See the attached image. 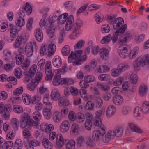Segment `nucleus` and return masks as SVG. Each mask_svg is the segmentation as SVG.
<instances>
[{"mask_svg": "<svg viewBox=\"0 0 149 149\" xmlns=\"http://www.w3.org/2000/svg\"><path fill=\"white\" fill-rule=\"evenodd\" d=\"M37 44L36 42H29L26 44L25 48V54L27 57H29L33 54L34 48L36 47Z\"/></svg>", "mask_w": 149, "mask_h": 149, "instance_id": "obj_1", "label": "nucleus"}, {"mask_svg": "<svg viewBox=\"0 0 149 149\" xmlns=\"http://www.w3.org/2000/svg\"><path fill=\"white\" fill-rule=\"evenodd\" d=\"M124 23V21L123 18L121 17L118 18L114 21L113 23V27L115 29L120 30L123 29L124 28V26L126 25V27L125 29V31L127 29V26L126 24L123 25Z\"/></svg>", "mask_w": 149, "mask_h": 149, "instance_id": "obj_2", "label": "nucleus"}, {"mask_svg": "<svg viewBox=\"0 0 149 149\" xmlns=\"http://www.w3.org/2000/svg\"><path fill=\"white\" fill-rule=\"evenodd\" d=\"M31 118L28 113H24L21 116L20 121V126L24 128L26 127L30 121Z\"/></svg>", "mask_w": 149, "mask_h": 149, "instance_id": "obj_3", "label": "nucleus"}, {"mask_svg": "<svg viewBox=\"0 0 149 149\" xmlns=\"http://www.w3.org/2000/svg\"><path fill=\"white\" fill-rule=\"evenodd\" d=\"M127 126L133 132L138 133H141L143 131L137 125L132 122H129L127 123Z\"/></svg>", "mask_w": 149, "mask_h": 149, "instance_id": "obj_4", "label": "nucleus"}, {"mask_svg": "<svg viewBox=\"0 0 149 149\" xmlns=\"http://www.w3.org/2000/svg\"><path fill=\"white\" fill-rule=\"evenodd\" d=\"M82 53V50H76L74 53L72 52L68 57V62L71 63L72 59L77 60L79 58Z\"/></svg>", "mask_w": 149, "mask_h": 149, "instance_id": "obj_5", "label": "nucleus"}, {"mask_svg": "<svg viewBox=\"0 0 149 149\" xmlns=\"http://www.w3.org/2000/svg\"><path fill=\"white\" fill-rule=\"evenodd\" d=\"M118 54L121 58H125L127 57L128 49L126 45H120L118 48Z\"/></svg>", "mask_w": 149, "mask_h": 149, "instance_id": "obj_6", "label": "nucleus"}, {"mask_svg": "<svg viewBox=\"0 0 149 149\" xmlns=\"http://www.w3.org/2000/svg\"><path fill=\"white\" fill-rule=\"evenodd\" d=\"M74 23L73 16L70 15L67 19L65 26V29L67 31H69L73 27Z\"/></svg>", "mask_w": 149, "mask_h": 149, "instance_id": "obj_7", "label": "nucleus"}, {"mask_svg": "<svg viewBox=\"0 0 149 149\" xmlns=\"http://www.w3.org/2000/svg\"><path fill=\"white\" fill-rule=\"evenodd\" d=\"M40 129L44 132L47 134L52 131L54 129L53 125L51 124L47 125L46 123L42 124L40 125Z\"/></svg>", "mask_w": 149, "mask_h": 149, "instance_id": "obj_8", "label": "nucleus"}, {"mask_svg": "<svg viewBox=\"0 0 149 149\" xmlns=\"http://www.w3.org/2000/svg\"><path fill=\"white\" fill-rule=\"evenodd\" d=\"M126 27V25L124 26V28L123 29L117 30L112 36L111 35V38L113 43H115L117 42L118 36H120L124 32L125 29Z\"/></svg>", "mask_w": 149, "mask_h": 149, "instance_id": "obj_9", "label": "nucleus"}, {"mask_svg": "<svg viewBox=\"0 0 149 149\" xmlns=\"http://www.w3.org/2000/svg\"><path fill=\"white\" fill-rule=\"evenodd\" d=\"M24 42V39L21 36H19L16 39L13 43V47L15 49L20 47Z\"/></svg>", "mask_w": 149, "mask_h": 149, "instance_id": "obj_10", "label": "nucleus"}, {"mask_svg": "<svg viewBox=\"0 0 149 149\" xmlns=\"http://www.w3.org/2000/svg\"><path fill=\"white\" fill-rule=\"evenodd\" d=\"M70 126L69 121L68 120H64L60 124V130L62 132H66L69 130Z\"/></svg>", "mask_w": 149, "mask_h": 149, "instance_id": "obj_11", "label": "nucleus"}, {"mask_svg": "<svg viewBox=\"0 0 149 149\" xmlns=\"http://www.w3.org/2000/svg\"><path fill=\"white\" fill-rule=\"evenodd\" d=\"M116 111V108L113 105H109L106 112V116L107 118H110L112 117L115 113Z\"/></svg>", "mask_w": 149, "mask_h": 149, "instance_id": "obj_12", "label": "nucleus"}, {"mask_svg": "<svg viewBox=\"0 0 149 149\" xmlns=\"http://www.w3.org/2000/svg\"><path fill=\"white\" fill-rule=\"evenodd\" d=\"M34 34L36 40L39 42H42L43 39V35L42 31L40 29L37 28L34 31Z\"/></svg>", "mask_w": 149, "mask_h": 149, "instance_id": "obj_13", "label": "nucleus"}, {"mask_svg": "<svg viewBox=\"0 0 149 149\" xmlns=\"http://www.w3.org/2000/svg\"><path fill=\"white\" fill-rule=\"evenodd\" d=\"M52 106H46L44 108L43 110V114L44 117L47 119H49L50 118L52 114L51 109Z\"/></svg>", "mask_w": 149, "mask_h": 149, "instance_id": "obj_14", "label": "nucleus"}, {"mask_svg": "<svg viewBox=\"0 0 149 149\" xmlns=\"http://www.w3.org/2000/svg\"><path fill=\"white\" fill-rule=\"evenodd\" d=\"M76 142V146L77 147H83L85 145L86 138L82 136H79L77 138Z\"/></svg>", "mask_w": 149, "mask_h": 149, "instance_id": "obj_15", "label": "nucleus"}, {"mask_svg": "<svg viewBox=\"0 0 149 149\" xmlns=\"http://www.w3.org/2000/svg\"><path fill=\"white\" fill-rule=\"evenodd\" d=\"M148 90V87L147 85L145 84H142L139 87V94L141 96H144L147 94Z\"/></svg>", "mask_w": 149, "mask_h": 149, "instance_id": "obj_16", "label": "nucleus"}, {"mask_svg": "<svg viewBox=\"0 0 149 149\" xmlns=\"http://www.w3.org/2000/svg\"><path fill=\"white\" fill-rule=\"evenodd\" d=\"M11 106L9 104H5V109L3 110L4 112L3 114V117L6 120H8L10 116V110Z\"/></svg>", "mask_w": 149, "mask_h": 149, "instance_id": "obj_17", "label": "nucleus"}, {"mask_svg": "<svg viewBox=\"0 0 149 149\" xmlns=\"http://www.w3.org/2000/svg\"><path fill=\"white\" fill-rule=\"evenodd\" d=\"M62 116L60 114V112L57 111H55L53 113L52 119L55 123H58L62 120Z\"/></svg>", "mask_w": 149, "mask_h": 149, "instance_id": "obj_18", "label": "nucleus"}, {"mask_svg": "<svg viewBox=\"0 0 149 149\" xmlns=\"http://www.w3.org/2000/svg\"><path fill=\"white\" fill-rule=\"evenodd\" d=\"M132 65L135 69L137 70H140L141 67L144 66L142 65V63L140 58L134 61L132 63Z\"/></svg>", "mask_w": 149, "mask_h": 149, "instance_id": "obj_19", "label": "nucleus"}, {"mask_svg": "<svg viewBox=\"0 0 149 149\" xmlns=\"http://www.w3.org/2000/svg\"><path fill=\"white\" fill-rule=\"evenodd\" d=\"M142 109L139 107H136L134 109V117L137 119L140 120L142 116Z\"/></svg>", "mask_w": 149, "mask_h": 149, "instance_id": "obj_20", "label": "nucleus"}, {"mask_svg": "<svg viewBox=\"0 0 149 149\" xmlns=\"http://www.w3.org/2000/svg\"><path fill=\"white\" fill-rule=\"evenodd\" d=\"M52 63L54 66L57 68L61 66L62 61L61 57L58 56H55L53 59Z\"/></svg>", "mask_w": 149, "mask_h": 149, "instance_id": "obj_21", "label": "nucleus"}, {"mask_svg": "<svg viewBox=\"0 0 149 149\" xmlns=\"http://www.w3.org/2000/svg\"><path fill=\"white\" fill-rule=\"evenodd\" d=\"M58 103L61 106L65 107L69 105L70 102L68 99L63 97H61L58 99Z\"/></svg>", "mask_w": 149, "mask_h": 149, "instance_id": "obj_22", "label": "nucleus"}, {"mask_svg": "<svg viewBox=\"0 0 149 149\" xmlns=\"http://www.w3.org/2000/svg\"><path fill=\"white\" fill-rule=\"evenodd\" d=\"M113 102L116 105H119L122 104L123 101V97L120 95L115 96L112 99Z\"/></svg>", "mask_w": 149, "mask_h": 149, "instance_id": "obj_23", "label": "nucleus"}, {"mask_svg": "<svg viewBox=\"0 0 149 149\" xmlns=\"http://www.w3.org/2000/svg\"><path fill=\"white\" fill-rule=\"evenodd\" d=\"M9 28L10 29V36L11 38H14L16 37L18 34V32L17 29L12 24H9Z\"/></svg>", "mask_w": 149, "mask_h": 149, "instance_id": "obj_24", "label": "nucleus"}, {"mask_svg": "<svg viewBox=\"0 0 149 149\" xmlns=\"http://www.w3.org/2000/svg\"><path fill=\"white\" fill-rule=\"evenodd\" d=\"M130 65L128 63H122L119 64L117 66V68L120 73L124 72L130 67Z\"/></svg>", "mask_w": 149, "mask_h": 149, "instance_id": "obj_25", "label": "nucleus"}, {"mask_svg": "<svg viewBox=\"0 0 149 149\" xmlns=\"http://www.w3.org/2000/svg\"><path fill=\"white\" fill-rule=\"evenodd\" d=\"M138 79L137 75V72H134L130 76L129 80L130 82L132 84H135L137 83Z\"/></svg>", "mask_w": 149, "mask_h": 149, "instance_id": "obj_26", "label": "nucleus"}, {"mask_svg": "<svg viewBox=\"0 0 149 149\" xmlns=\"http://www.w3.org/2000/svg\"><path fill=\"white\" fill-rule=\"evenodd\" d=\"M22 99L24 103L26 105H29L31 103H32L31 97L29 94L24 93L22 95Z\"/></svg>", "mask_w": 149, "mask_h": 149, "instance_id": "obj_27", "label": "nucleus"}, {"mask_svg": "<svg viewBox=\"0 0 149 149\" xmlns=\"http://www.w3.org/2000/svg\"><path fill=\"white\" fill-rule=\"evenodd\" d=\"M104 134L99 130H97L94 131L93 133L92 138L93 139L97 140L99 139L101 136H103Z\"/></svg>", "mask_w": 149, "mask_h": 149, "instance_id": "obj_28", "label": "nucleus"}, {"mask_svg": "<svg viewBox=\"0 0 149 149\" xmlns=\"http://www.w3.org/2000/svg\"><path fill=\"white\" fill-rule=\"evenodd\" d=\"M94 140L90 137H86L85 145L89 148H92L95 146V143L94 141Z\"/></svg>", "mask_w": 149, "mask_h": 149, "instance_id": "obj_29", "label": "nucleus"}, {"mask_svg": "<svg viewBox=\"0 0 149 149\" xmlns=\"http://www.w3.org/2000/svg\"><path fill=\"white\" fill-rule=\"evenodd\" d=\"M56 143L57 146L60 147H62L64 144V140L62 135L58 134L56 137Z\"/></svg>", "mask_w": 149, "mask_h": 149, "instance_id": "obj_30", "label": "nucleus"}, {"mask_svg": "<svg viewBox=\"0 0 149 149\" xmlns=\"http://www.w3.org/2000/svg\"><path fill=\"white\" fill-rule=\"evenodd\" d=\"M61 85H69L74 83V80L72 78H61Z\"/></svg>", "mask_w": 149, "mask_h": 149, "instance_id": "obj_31", "label": "nucleus"}, {"mask_svg": "<svg viewBox=\"0 0 149 149\" xmlns=\"http://www.w3.org/2000/svg\"><path fill=\"white\" fill-rule=\"evenodd\" d=\"M50 96L52 100L56 101L59 99L60 94L56 89H54L51 92Z\"/></svg>", "mask_w": 149, "mask_h": 149, "instance_id": "obj_32", "label": "nucleus"}, {"mask_svg": "<svg viewBox=\"0 0 149 149\" xmlns=\"http://www.w3.org/2000/svg\"><path fill=\"white\" fill-rule=\"evenodd\" d=\"M139 48L137 46H136L131 51L129 54V57L130 58L133 59L136 56L138 52Z\"/></svg>", "mask_w": 149, "mask_h": 149, "instance_id": "obj_33", "label": "nucleus"}, {"mask_svg": "<svg viewBox=\"0 0 149 149\" xmlns=\"http://www.w3.org/2000/svg\"><path fill=\"white\" fill-rule=\"evenodd\" d=\"M104 16L103 14L100 12L97 13L94 16L95 19L97 24L103 21Z\"/></svg>", "mask_w": 149, "mask_h": 149, "instance_id": "obj_34", "label": "nucleus"}, {"mask_svg": "<svg viewBox=\"0 0 149 149\" xmlns=\"http://www.w3.org/2000/svg\"><path fill=\"white\" fill-rule=\"evenodd\" d=\"M68 13H65L61 15L58 17L57 19L58 20L59 22L61 24L64 23L65 21H66L68 18Z\"/></svg>", "mask_w": 149, "mask_h": 149, "instance_id": "obj_35", "label": "nucleus"}, {"mask_svg": "<svg viewBox=\"0 0 149 149\" xmlns=\"http://www.w3.org/2000/svg\"><path fill=\"white\" fill-rule=\"evenodd\" d=\"M60 78V74H56V75L54 77L53 82V84L54 86H58L60 84L61 85V78Z\"/></svg>", "mask_w": 149, "mask_h": 149, "instance_id": "obj_36", "label": "nucleus"}, {"mask_svg": "<svg viewBox=\"0 0 149 149\" xmlns=\"http://www.w3.org/2000/svg\"><path fill=\"white\" fill-rule=\"evenodd\" d=\"M42 145L45 149H52V145L48 139L44 138L42 140Z\"/></svg>", "mask_w": 149, "mask_h": 149, "instance_id": "obj_37", "label": "nucleus"}, {"mask_svg": "<svg viewBox=\"0 0 149 149\" xmlns=\"http://www.w3.org/2000/svg\"><path fill=\"white\" fill-rule=\"evenodd\" d=\"M23 143L21 140L19 139H17L14 143L13 149H22Z\"/></svg>", "mask_w": 149, "mask_h": 149, "instance_id": "obj_38", "label": "nucleus"}, {"mask_svg": "<svg viewBox=\"0 0 149 149\" xmlns=\"http://www.w3.org/2000/svg\"><path fill=\"white\" fill-rule=\"evenodd\" d=\"M79 125L76 123H73L71 126V132L73 134H77L79 132Z\"/></svg>", "mask_w": 149, "mask_h": 149, "instance_id": "obj_39", "label": "nucleus"}, {"mask_svg": "<svg viewBox=\"0 0 149 149\" xmlns=\"http://www.w3.org/2000/svg\"><path fill=\"white\" fill-rule=\"evenodd\" d=\"M56 49V46L55 45L51 44H49L48 48V54L49 56H52L54 53Z\"/></svg>", "mask_w": 149, "mask_h": 149, "instance_id": "obj_40", "label": "nucleus"}, {"mask_svg": "<svg viewBox=\"0 0 149 149\" xmlns=\"http://www.w3.org/2000/svg\"><path fill=\"white\" fill-rule=\"evenodd\" d=\"M109 53V51L105 48H102L100 50V55L103 59H106V57L108 56Z\"/></svg>", "mask_w": 149, "mask_h": 149, "instance_id": "obj_41", "label": "nucleus"}, {"mask_svg": "<svg viewBox=\"0 0 149 149\" xmlns=\"http://www.w3.org/2000/svg\"><path fill=\"white\" fill-rule=\"evenodd\" d=\"M142 110L145 113H149V101H145L142 104Z\"/></svg>", "mask_w": 149, "mask_h": 149, "instance_id": "obj_42", "label": "nucleus"}, {"mask_svg": "<svg viewBox=\"0 0 149 149\" xmlns=\"http://www.w3.org/2000/svg\"><path fill=\"white\" fill-rule=\"evenodd\" d=\"M38 84L37 81L35 80H32L31 84L27 85V89L29 90H33Z\"/></svg>", "mask_w": 149, "mask_h": 149, "instance_id": "obj_43", "label": "nucleus"}, {"mask_svg": "<svg viewBox=\"0 0 149 149\" xmlns=\"http://www.w3.org/2000/svg\"><path fill=\"white\" fill-rule=\"evenodd\" d=\"M144 66L145 65H149V55L145 54L140 58Z\"/></svg>", "mask_w": 149, "mask_h": 149, "instance_id": "obj_44", "label": "nucleus"}, {"mask_svg": "<svg viewBox=\"0 0 149 149\" xmlns=\"http://www.w3.org/2000/svg\"><path fill=\"white\" fill-rule=\"evenodd\" d=\"M49 93L44 94L43 96V103L47 107L52 106V104L49 101Z\"/></svg>", "mask_w": 149, "mask_h": 149, "instance_id": "obj_45", "label": "nucleus"}, {"mask_svg": "<svg viewBox=\"0 0 149 149\" xmlns=\"http://www.w3.org/2000/svg\"><path fill=\"white\" fill-rule=\"evenodd\" d=\"M15 23L17 26L20 27H22L24 25L25 23L24 19L22 17L19 16V17H17Z\"/></svg>", "mask_w": 149, "mask_h": 149, "instance_id": "obj_46", "label": "nucleus"}, {"mask_svg": "<svg viewBox=\"0 0 149 149\" xmlns=\"http://www.w3.org/2000/svg\"><path fill=\"white\" fill-rule=\"evenodd\" d=\"M75 146V142L73 139L70 140L66 145V149H74Z\"/></svg>", "mask_w": 149, "mask_h": 149, "instance_id": "obj_47", "label": "nucleus"}, {"mask_svg": "<svg viewBox=\"0 0 149 149\" xmlns=\"http://www.w3.org/2000/svg\"><path fill=\"white\" fill-rule=\"evenodd\" d=\"M132 109L131 107L130 106H125L122 109V113L124 115H127L130 113L132 111Z\"/></svg>", "mask_w": 149, "mask_h": 149, "instance_id": "obj_48", "label": "nucleus"}, {"mask_svg": "<svg viewBox=\"0 0 149 149\" xmlns=\"http://www.w3.org/2000/svg\"><path fill=\"white\" fill-rule=\"evenodd\" d=\"M13 145V143L12 141H6L3 144L1 148L2 149H10Z\"/></svg>", "mask_w": 149, "mask_h": 149, "instance_id": "obj_49", "label": "nucleus"}, {"mask_svg": "<svg viewBox=\"0 0 149 149\" xmlns=\"http://www.w3.org/2000/svg\"><path fill=\"white\" fill-rule=\"evenodd\" d=\"M123 128L122 126H119L116 127L115 131V135L118 137L121 136L123 133Z\"/></svg>", "mask_w": 149, "mask_h": 149, "instance_id": "obj_50", "label": "nucleus"}, {"mask_svg": "<svg viewBox=\"0 0 149 149\" xmlns=\"http://www.w3.org/2000/svg\"><path fill=\"white\" fill-rule=\"evenodd\" d=\"M8 27V22L6 21L0 22V31L2 32L5 31Z\"/></svg>", "mask_w": 149, "mask_h": 149, "instance_id": "obj_51", "label": "nucleus"}, {"mask_svg": "<svg viewBox=\"0 0 149 149\" xmlns=\"http://www.w3.org/2000/svg\"><path fill=\"white\" fill-rule=\"evenodd\" d=\"M38 92L40 95L44 94L49 93V90L47 88L44 86L43 85H42L39 88L38 90Z\"/></svg>", "mask_w": 149, "mask_h": 149, "instance_id": "obj_52", "label": "nucleus"}, {"mask_svg": "<svg viewBox=\"0 0 149 149\" xmlns=\"http://www.w3.org/2000/svg\"><path fill=\"white\" fill-rule=\"evenodd\" d=\"M101 30L103 33H107L110 31V28L108 24H105L102 26Z\"/></svg>", "mask_w": 149, "mask_h": 149, "instance_id": "obj_53", "label": "nucleus"}, {"mask_svg": "<svg viewBox=\"0 0 149 149\" xmlns=\"http://www.w3.org/2000/svg\"><path fill=\"white\" fill-rule=\"evenodd\" d=\"M14 74L17 78H20L22 75V72L21 69L19 68H15L14 70Z\"/></svg>", "mask_w": 149, "mask_h": 149, "instance_id": "obj_54", "label": "nucleus"}, {"mask_svg": "<svg viewBox=\"0 0 149 149\" xmlns=\"http://www.w3.org/2000/svg\"><path fill=\"white\" fill-rule=\"evenodd\" d=\"M70 47L68 45H65L62 48L61 52L63 56H67L70 53Z\"/></svg>", "mask_w": 149, "mask_h": 149, "instance_id": "obj_55", "label": "nucleus"}, {"mask_svg": "<svg viewBox=\"0 0 149 149\" xmlns=\"http://www.w3.org/2000/svg\"><path fill=\"white\" fill-rule=\"evenodd\" d=\"M19 121L16 118H13L10 120V123L12 127L14 129H17L18 127Z\"/></svg>", "mask_w": 149, "mask_h": 149, "instance_id": "obj_56", "label": "nucleus"}, {"mask_svg": "<svg viewBox=\"0 0 149 149\" xmlns=\"http://www.w3.org/2000/svg\"><path fill=\"white\" fill-rule=\"evenodd\" d=\"M115 136V131L113 130H109L106 135V137L109 139H112Z\"/></svg>", "mask_w": 149, "mask_h": 149, "instance_id": "obj_57", "label": "nucleus"}, {"mask_svg": "<svg viewBox=\"0 0 149 149\" xmlns=\"http://www.w3.org/2000/svg\"><path fill=\"white\" fill-rule=\"evenodd\" d=\"M85 44V40H79L74 46V49L75 50L81 49Z\"/></svg>", "mask_w": 149, "mask_h": 149, "instance_id": "obj_58", "label": "nucleus"}, {"mask_svg": "<svg viewBox=\"0 0 149 149\" xmlns=\"http://www.w3.org/2000/svg\"><path fill=\"white\" fill-rule=\"evenodd\" d=\"M85 119V116L84 114L81 112H79L77 114V121L79 123L83 122Z\"/></svg>", "mask_w": 149, "mask_h": 149, "instance_id": "obj_59", "label": "nucleus"}, {"mask_svg": "<svg viewBox=\"0 0 149 149\" xmlns=\"http://www.w3.org/2000/svg\"><path fill=\"white\" fill-rule=\"evenodd\" d=\"M95 78L91 75H88L84 77V80L88 83L92 82L95 81Z\"/></svg>", "mask_w": 149, "mask_h": 149, "instance_id": "obj_60", "label": "nucleus"}, {"mask_svg": "<svg viewBox=\"0 0 149 149\" xmlns=\"http://www.w3.org/2000/svg\"><path fill=\"white\" fill-rule=\"evenodd\" d=\"M120 72L118 68H113L111 70V75L114 77H117L119 76Z\"/></svg>", "mask_w": 149, "mask_h": 149, "instance_id": "obj_61", "label": "nucleus"}, {"mask_svg": "<svg viewBox=\"0 0 149 149\" xmlns=\"http://www.w3.org/2000/svg\"><path fill=\"white\" fill-rule=\"evenodd\" d=\"M21 65L22 68L24 70L27 69L30 64V60L27 58L24 60V62L22 63Z\"/></svg>", "mask_w": 149, "mask_h": 149, "instance_id": "obj_62", "label": "nucleus"}, {"mask_svg": "<svg viewBox=\"0 0 149 149\" xmlns=\"http://www.w3.org/2000/svg\"><path fill=\"white\" fill-rule=\"evenodd\" d=\"M79 93L81 97L85 100H87L88 99V94L86 91L83 89L80 90Z\"/></svg>", "mask_w": 149, "mask_h": 149, "instance_id": "obj_63", "label": "nucleus"}, {"mask_svg": "<svg viewBox=\"0 0 149 149\" xmlns=\"http://www.w3.org/2000/svg\"><path fill=\"white\" fill-rule=\"evenodd\" d=\"M111 35L109 34L104 37L101 40L100 42L102 44L108 43L110 41Z\"/></svg>", "mask_w": 149, "mask_h": 149, "instance_id": "obj_64", "label": "nucleus"}]
</instances>
